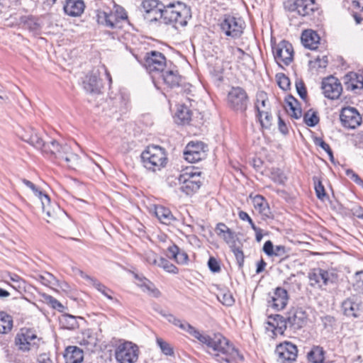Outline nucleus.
<instances>
[{
  "label": "nucleus",
  "instance_id": "1",
  "mask_svg": "<svg viewBox=\"0 0 363 363\" xmlns=\"http://www.w3.org/2000/svg\"><path fill=\"white\" fill-rule=\"evenodd\" d=\"M199 341L206 347L208 354L218 363H242L244 361L243 355L221 333H202Z\"/></svg>",
  "mask_w": 363,
  "mask_h": 363
},
{
  "label": "nucleus",
  "instance_id": "2",
  "mask_svg": "<svg viewBox=\"0 0 363 363\" xmlns=\"http://www.w3.org/2000/svg\"><path fill=\"white\" fill-rule=\"evenodd\" d=\"M43 152L60 161H64L69 168L76 169L79 166V156L72 152L71 147L66 143L60 144L52 140L46 143Z\"/></svg>",
  "mask_w": 363,
  "mask_h": 363
},
{
  "label": "nucleus",
  "instance_id": "3",
  "mask_svg": "<svg viewBox=\"0 0 363 363\" xmlns=\"http://www.w3.org/2000/svg\"><path fill=\"white\" fill-rule=\"evenodd\" d=\"M191 17L190 8L182 2L177 1L164 6L162 18L165 23H174L179 26H184Z\"/></svg>",
  "mask_w": 363,
  "mask_h": 363
},
{
  "label": "nucleus",
  "instance_id": "4",
  "mask_svg": "<svg viewBox=\"0 0 363 363\" xmlns=\"http://www.w3.org/2000/svg\"><path fill=\"white\" fill-rule=\"evenodd\" d=\"M143 164L151 172H157L164 167L167 157L165 150L157 146H148L141 154Z\"/></svg>",
  "mask_w": 363,
  "mask_h": 363
},
{
  "label": "nucleus",
  "instance_id": "5",
  "mask_svg": "<svg viewBox=\"0 0 363 363\" xmlns=\"http://www.w3.org/2000/svg\"><path fill=\"white\" fill-rule=\"evenodd\" d=\"M139 347L132 342L125 341L118 345L115 357L118 363H135L139 357Z\"/></svg>",
  "mask_w": 363,
  "mask_h": 363
},
{
  "label": "nucleus",
  "instance_id": "6",
  "mask_svg": "<svg viewBox=\"0 0 363 363\" xmlns=\"http://www.w3.org/2000/svg\"><path fill=\"white\" fill-rule=\"evenodd\" d=\"M273 55L277 63L282 67L288 66L294 60L292 45L287 41H281L272 47Z\"/></svg>",
  "mask_w": 363,
  "mask_h": 363
},
{
  "label": "nucleus",
  "instance_id": "7",
  "mask_svg": "<svg viewBox=\"0 0 363 363\" xmlns=\"http://www.w3.org/2000/svg\"><path fill=\"white\" fill-rule=\"evenodd\" d=\"M40 338L38 337L35 331L28 328H23L17 334L15 338V343L20 350L23 352L29 351L32 347L38 345Z\"/></svg>",
  "mask_w": 363,
  "mask_h": 363
},
{
  "label": "nucleus",
  "instance_id": "8",
  "mask_svg": "<svg viewBox=\"0 0 363 363\" xmlns=\"http://www.w3.org/2000/svg\"><path fill=\"white\" fill-rule=\"evenodd\" d=\"M208 147L203 142H191L186 145L184 155L186 161L197 162L206 157Z\"/></svg>",
  "mask_w": 363,
  "mask_h": 363
},
{
  "label": "nucleus",
  "instance_id": "9",
  "mask_svg": "<svg viewBox=\"0 0 363 363\" xmlns=\"http://www.w3.org/2000/svg\"><path fill=\"white\" fill-rule=\"evenodd\" d=\"M200 174L201 172L196 174L188 172L181 174L179 177L181 191L186 195H190L199 189L201 183L197 177Z\"/></svg>",
  "mask_w": 363,
  "mask_h": 363
},
{
  "label": "nucleus",
  "instance_id": "10",
  "mask_svg": "<svg viewBox=\"0 0 363 363\" xmlns=\"http://www.w3.org/2000/svg\"><path fill=\"white\" fill-rule=\"evenodd\" d=\"M243 22L234 16H226L220 23V28L228 36L239 38L242 33Z\"/></svg>",
  "mask_w": 363,
  "mask_h": 363
},
{
  "label": "nucleus",
  "instance_id": "11",
  "mask_svg": "<svg viewBox=\"0 0 363 363\" xmlns=\"http://www.w3.org/2000/svg\"><path fill=\"white\" fill-rule=\"evenodd\" d=\"M228 101L234 110L244 111L247 108L248 99L244 89L233 87L228 93Z\"/></svg>",
  "mask_w": 363,
  "mask_h": 363
},
{
  "label": "nucleus",
  "instance_id": "12",
  "mask_svg": "<svg viewBox=\"0 0 363 363\" xmlns=\"http://www.w3.org/2000/svg\"><path fill=\"white\" fill-rule=\"evenodd\" d=\"M319 9L315 0H294L289 6V11L301 16H311Z\"/></svg>",
  "mask_w": 363,
  "mask_h": 363
},
{
  "label": "nucleus",
  "instance_id": "13",
  "mask_svg": "<svg viewBox=\"0 0 363 363\" xmlns=\"http://www.w3.org/2000/svg\"><path fill=\"white\" fill-rule=\"evenodd\" d=\"M323 93L324 96L330 99H337L342 91V86L340 81L333 77L325 78L322 82Z\"/></svg>",
  "mask_w": 363,
  "mask_h": 363
},
{
  "label": "nucleus",
  "instance_id": "14",
  "mask_svg": "<svg viewBox=\"0 0 363 363\" xmlns=\"http://www.w3.org/2000/svg\"><path fill=\"white\" fill-rule=\"evenodd\" d=\"M145 66L150 72H162L166 66V58L160 52H147L145 57Z\"/></svg>",
  "mask_w": 363,
  "mask_h": 363
},
{
  "label": "nucleus",
  "instance_id": "15",
  "mask_svg": "<svg viewBox=\"0 0 363 363\" xmlns=\"http://www.w3.org/2000/svg\"><path fill=\"white\" fill-rule=\"evenodd\" d=\"M296 346L291 342H285L279 345L275 350L277 359L281 363H291L297 357Z\"/></svg>",
  "mask_w": 363,
  "mask_h": 363
},
{
  "label": "nucleus",
  "instance_id": "16",
  "mask_svg": "<svg viewBox=\"0 0 363 363\" xmlns=\"http://www.w3.org/2000/svg\"><path fill=\"white\" fill-rule=\"evenodd\" d=\"M340 121L342 125L347 128L354 129L362 123V117L357 109L352 107L343 108L340 113Z\"/></svg>",
  "mask_w": 363,
  "mask_h": 363
},
{
  "label": "nucleus",
  "instance_id": "17",
  "mask_svg": "<svg viewBox=\"0 0 363 363\" xmlns=\"http://www.w3.org/2000/svg\"><path fill=\"white\" fill-rule=\"evenodd\" d=\"M333 274L320 268H315L308 273L310 285L314 288L322 289L332 281Z\"/></svg>",
  "mask_w": 363,
  "mask_h": 363
},
{
  "label": "nucleus",
  "instance_id": "18",
  "mask_svg": "<svg viewBox=\"0 0 363 363\" xmlns=\"http://www.w3.org/2000/svg\"><path fill=\"white\" fill-rule=\"evenodd\" d=\"M142 9L145 13V18L150 21H157L162 18L164 5L158 0H144Z\"/></svg>",
  "mask_w": 363,
  "mask_h": 363
},
{
  "label": "nucleus",
  "instance_id": "19",
  "mask_svg": "<svg viewBox=\"0 0 363 363\" xmlns=\"http://www.w3.org/2000/svg\"><path fill=\"white\" fill-rule=\"evenodd\" d=\"M97 22L107 28L116 29L121 28V20L113 13L112 10H99L97 13Z\"/></svg>",
  "mask_w": 363,
  "mask_h": 363
},
{
  "label": "nucleus",
  "instance_id": "20",
  "mask_svg": "<svg viewBox=\"0 0 363 363\" xmlns=\"http://www.w3.org/2000/svg\"><path fill=\"white\" fill-rule=\"evenodd\" d=\"M289 296L287 291L277 287L268 301L269 306L276 311L283 310L287 305Z\"/></svg>",
  "mask_w": 363,
  "mask_h": 363
},
{
  "label": "nucleus",
  "instance_id": "21",
  "mask_svg": "<svg viewBox=\"0 0 363 363\" xmlns=\"http://www.w3.org/2000/svg\"><path fill=\"white\" fill-rule=\"evenodd\" d=\"M306 319L307 315L301 308L291 310L286 318L288 327L294 330L303 327Z\"/></svg>",
  "mask_w": 363,
  "mask_h": 363
},
{
  "label": "nucleus",
  "instance_id": "22",
  "mask_svg": "<svg viewBox=\"0 0 363 363\" xmlns=\"http://www.w3.org/2000/svg\"><path fill=\"white\" fill-rule=\"evenodd\" d=\"M83 86L85 91L91 94H99L101 87L99 79V70L93 69L89 73L83 81Z\"/></svg>",
  "mask_w": 363,
  "mask_h": 363
},
{
  "label": "nucleus",
  "instance_id": "23",
  "mask_svg": "<svg viewBox=\"0 0 363 363\" xmlns=\"http://www.w3.org/2000/svg\"><path fill=\"white\" fill-rule=\"evenodd\" d=\"M267 323L269 325V327H267V329L271 330L274 335L284 334V330L288 328L286 318L280 315L269 317Z\"/></svg>",
  "mask_w": 363,
  "mask_h": 363
},
{
  "label": "nucleus",
  "instance_id": "24",
  "mask_svg": "<svg viewBox=\"0 0 363 363\" xmlns=\"http://www.w3.org/2000/svg\"><path fill=\"white\" fill-rule=\"evenodd\" d=\"M344 314L348 317L357 318L359 315L360 305L354 296L350 297L342 303Z\"/></svg>",
  "mask_w": 363,
  "mask_h": 363
},
{
  "label": "nucleus",
  "instance_id": "25",
  "mask_svg": "<svg viewBox=\"0 0 363 363\" xmlns=\"http://www.w3.org/2000/svg\"><path fill=\"white\" fill-rule=\"evenodd\" d=\"M135 278L138 280L137 285L149 296L158 298L160 296V291L155 287V284L144 277L134 274Z\"/></svg>",
  "mask_w": 363,
  "mask_h": 363
},
{
  "label": "nucleus",
  "instance_id": "26",
  "mask_svg": "<svg viewBox=\"0 0 363 363\" xmlns=\"http://www.w3.org/2000/svg\"><path fill=\"white\" fill-rule=\"evenodd\" d=\"M215 230L217 235L222 238L230 246L235 243V233L230 229L225 223H218L216 225Z\"/></svg>",
  "mask_w": 363,
  "mask_h": 363
},
{
  "label": "nucleus",
  "instance_id": "27",
  "mask_svg": "<svg viewBox=\"0 0 363 363\" xmlns=\"http://www.w3.org/2000/svg\"><path fill=\"white\" fill-rule=\"evenodd\" d=\"M79 343L90 352H93L98 343L96 335L90 330L83 331L78 337Z\"/></svg>",
  "mask_w": 363,
  "mask_h": 363
},
{
  "label": "nucleus",
  "instance_id": "28",
  "mask_svg": "<svg viewBox=\"0 0 363 363\" xmlns=\"http://www.w3.org/2000/svg\"><path fill=\"white\" fill-rule=\"evenodd\" d=\"M21 137L24 141L30 143L37 149L41 150L42 152L47 143L43 141L39 134L33 128L26 132Z\"/></svg>",
  "mask_w": 363,
  "mask_h": 363
},
{
  "label": "nucleus",
  "instance_id": "29",
  "mask_svg": "<svg viewBox=\"0 0 363 363\" xmlns=\"http://www.w3.org/2000/svg\"><path fill=\"white\" fill-rule=\"evenodd\" d=\"M84 7L82 0H67L64 11L70 16H79L83 13Z\"/></svg>",
  "mask_w": 363,
  "mask_h": 363
},
{
  "label": "nucleus",
  "instance_id": "30",
  "mask_svg": "<svg viewBox=\"0 0 363 363\" xmlns=\"http://www.w3.org/2000/svg\"><path fill=\"white\" fill-rule=\"evenodd\" d=\"M43 211L48 216V223L55 222L57 219L66 216L65 211L55 202L50 201V206L46 205L45 210L43 208Z\"/></svg>",
  "mask_w": 363,
  "mask_h": 363
},
{
  "label": "nucleus",
  "instance_id": "31",
  "mask_svg": "<svg viewBox=\"0 0 363 363\" xmlns=\"http://www.w3.org/2000/svg\"><path fill=\"white\" fill-rule=\"evenodd\" d=\"M301 41L306 48L315 50L319 44L320 37L316 32L312 30H306L301 35Z\"/></svg>",
  "mask_w": 363,
  "mask_h": 363
},
{
  "label": "nucleus",
  "instance_id": "32",
  "mask_svg": "<svg viewBox=\"0 0 363 363\" xmlns=\"http://www.w3.org/2000/svg\"><path fill=\"white\" fill-rule=\"evenodd\" d=\"M66 363H81L84 358L83 351L76 346L67 347L64 355Z\"/></svg>",
  "mask_w": 363,
  "mask_h": 363
},
{
  "label": "nucleus",
  "instance_id": "33",
  "mask_svg": "<svg viewBox=\"0 0 363 363\" xmlns=\"http://www.w3.org/2000/svg\"><path fill=\"white\" fill-rule=\"evenodd\" d=\"M252 203L255 208L264 218H269L271 211L269 205L264 198L261 195H256Z\"/></svg>",
  "mask_w": 363,
  "mask_h": 363
},
{
  "label": "nucleus",
  "instance_id": "34",
  "mask_svg": "<svg viewBox=\"0 0 363 363\" xmlns=\"http://www.w3.org/2000/svg\"><path fill=\"white\" fill-rule=\"evenodd\" d=\"M22 182L30 190H32L35 196H37L40 201L42 204V208L45 210L46 205L50 206V197L47 194L43 193L40 190H39L38 187L29 180L23 179H22Z\"/></svg>",
  "mask_w": 363,
  "mask_h": 363
},
{
  "label": "nucleus",
  "instance_id": "35",
  "mask_svg": "<svg viewBox=\"0 0 363 363\" xmlns=\"http://www.w3.org/2000/svg\"><path fill=\"white\" fill-rule=\"evenodd\" d=\"M155 213L158 220L163 224L169 225L175 220L171 211L162 206L155 207Z\"/></svg>",
  "mask_w": 363,
  "mask_h": 363
},
{
  "label": "nucleus",
  "instance_id": "36",
  "mask_svg": "<svg viewBox=\"0 0 363 363\" xmlns=\"http://www.w3.org/2000/svg\"><path fill=\"white\" fill-rule=\"evenodd\" d=\"M345 79L347 88L355 89L361 87L363 82V76L355 72H350L345 75Z\"/></svg>",
  "mask_w": 363,
  "mask_h": 363
},
{
  "label": "nucleus",
  "instance_id": "37",
  "mask_svg": "<svg viewBox=\"0 0 363 363\" xmlns=\"http://www.w3.org/2000/svg\"><path fill=\"white\" fill-rule=\"evenodd\" d=\"M12 328V317L4 311L0 312V334L9 333Z\"/></svg>",
  "mask_w": 363,
  "mask_h": 363
},
{
  "label": "nucleus",
  "instance_id": "38",
  "mask_svg": "<svg viewBox=\"0 0 363 363\" xmlns=\"http://www.w3.org/2000/svg\"><path fill=\"white\" fill-rule=\"evenodd\" d=\"M325 352L323 347L319 346L313 347L308 353L307 357L312 363H323L325 359Z\"/></svg>",
  "mask_w": 363,
  "mask_h": 363
},
{
  "label": "nucleus",
  "instance_id": "39",
  "mask_svg": "<svg viewBox=\"0 0 363 363\" xmlns=\"http://www.w3.org/2000/svg\"><path fill=\"white\" fill-rule=\"evenodd\" d=\"M80 275L82 278L86 279L91 284L99 291H100L102 294L106 296L108 298L112 300V296L108 294V291H111L108 289H107L104 284L96 280L95 279L89 277V275L84 274L83 272L80 271Z\"/></svg>",
  "mask_w": 363,
  "mask_h": 363
},
{
  "label": "nucleus",
  "instance_id": "40",
  "mask_svg": "<svg viewBox=\"0 0 363 363\" xmlns=\"http://www.w3.org/2000/svg\"><path fill=\"white\" fill-rule=\"evenodd\" d=\"M162 79L164 83L171 87L178 86L181 80V77L177 72L172 70L164 72L162 74Z\"/></svg>",
  "mask_w": 363,
  "mask_h": 363
},
{
  "label": "nucleus",
  "instance_id": "41",
  "mask_svg": "<svg viewBox=\"0 0 363 363\" xmlns=\"http://www.w3.org/2000/svg\"><path fill=\"white\" fill-rule=\"evenodd\" d=\"M60 323L62 328L69 330H73L78 327L77 317L69 314L62 315L60 318Z\"/></svg>",
  "mask_w": 363,
  "mask_h": 363
},
{
  "label": "nucleus",
  "instance_id": "42",
  "mask_svg": "<svg viewBox=\"0 0 363 363\" xmlns=\"http://www.w3.org/2000/svg\"><path fill=\"white\" fill-rule=\"evenodd\" d=\"M226 51L233 55V60H236L238 62L241 60H247L250 59L249 55L246 54L242 49L233 46H227Z\"/></svg>",
  "mask_w": 363,
  "mask_h": 363
},
{
  "label": "nucleus",
  "instance_id": "43",
  "mask_svg": "<svg viewBox=\"0 0 363 363\" xmlns=\"http://www.w3.org/2000/svg\"><path fill=\"white\" fill-rule=\"evenodd\" d=\"M255 107L258 113L264 112L265 111H269V104L264 93L261 92L257 94Z\"/></svg>",
  "mask_w": 363,
  "mask_h": 363
},
{
  "label": "nucleus",
  "instance_id": "44",
  "mask_svg": "<svg viewBox=\"0 0 363 363\" xmlns=\"http://www.w3.org/2000/svg\"><path fill=\"white\" fill-rule=\"evenodd\" d=\"M106 4L109 6V9L112 10L113 13L117 15L119 19L123 21L127 18L126 12L123 7L116 4L113 0H106Z\"/></svg>",
  "mask_w": 363,
  "mask_h": 363
},
{
  "label": "nucleus",
  "instance_id": "45",
  "mask_svg": "<svg viewBox=\"0 0 363 363\" xmlns=\"http://www.w3.org/2000/svg\"><path fill=\"white\" fill-rule=\"evenodd\" d=\"M178 328H179L182 330L188 333L198 340L200 339V336L202 335L200 331H199L196 328L185 320H182Z\"/></svg>",
  "mask_w": 363,
  "mask_h": 363
},
{
  "label": "nucleus",
  "instance_id": "46",
  "mask_svg": "<svg viewBox=\"0 0 363 363\" xmlns=\"http://www.w3.org/2000/svg\"><path fill=\"white\" fill-rule=\"evenodd\" d=\"M157 267L162 268L165 272L172 274H178V268L164 257H160Z\"/></svg>",
  "mask_w": 363,
  "mask_h": 363
},
{
  "label": "nucleus",
  "instance_id": "47",
  "mask_svg": "<svg viewBox=\"0 0 363 363\" xmlns=\"http://www.w3.org/2000/svg\"><path fill=\"white\" fill-rule=\"evenodd\" d=\"M191 113L189 109L184 106H182L180 108L177 110V118L180 121L181 123H187L190 121Z\"/></svg>",
  "mask_w": 363,
  "mask_h": 363
},
{
  "label": "nucleus",
  "instance_id": "48",
  "mask_svg": "<svg viewBox=\"0 0 363 363\" xmlns=\"http://www.w3.org/2000/svg\"><path fill=\"white\" fill-rule=\"evenodd\" d=\"M305 123L311 127H313L319 122V117L316 112L309 110L303 116Z\"/></svg>",
  "mask_w": 363,
  "mask_h": 363
},
{
  "label": "nucleus",
  "instance_id": "49",
  "mask_svg": "<svg viewBox=\"0 0 363 363\" xmlns=\"http://www.w3.org/2000/svg\"><path fill=\"white\" fill-rule=\"evenodd\" d=\"M259 122L263 128H268L272 124V116L269 111L258 113Z\"/></svg>",
  "mask_w": 363,
  "mask_h": 363
},
{
  "label": "nucleus",
  "instance_id": "50",
  "mask_svg": "<svg viewBox=\"0 0 363 363\" xmlns=\"http://www.w3.org/2000/svg\"><path fill=\"white\" fill-rule=\"evenodd\" d=\"M271 179L276 183L284 184L286 177L280 169H276L272 170Z\"/></svg>",
  "mask_w": 363,
  "mask_h": 363
},
{
  "label": "nucleus",
  "instance_id": "51",
  "mask_svg": "<svg viewBox=\"0 0 363 363\" xmlns=\"http://www.w3.org/2000/svg\"><path fill=\"white\" fill-rule=\"evenodd\" d=\"M144 259L148 264L154 266H157L159 262L157 254L152 250H147L144 253Z\"/></svg>",
  "mask_w": 363,
  "mask_h": 363
},
{
  "label": "nucleus",
  "instance_id": "52",
  "mask_svg": "<svg viewBox=\"0 0 363 363\" xmlns=\"http://www.w3.org/2000/svg\"><path fill=\"white\" fill-rule=\"evenodd\" d=\"M354 290L359 293L363 294V272H358L355 274V282L354 284Z\"/></svg>",
  "mask_w": 363,
  "mask_h": 363
},
{
  "label": "nucleus",
  "instance_id": "53",
  "mask_svg": "<svg viewBox=\"0 0 363 363\" xmlns=\"http://www.w3.org/2000/svg\"><path fill=\"white\" fill-rule=\"evenodd\" d=\"M218 298L223 305L228 306H232L235 301L232 294L229 292L221 294L218 296Z\"/></svg>",
  "mask_w": 363,
  "mask_h": 363
},
{
  "label": "nucleus",
  "instance_id": "54",
  "mask_svg": "<svg viewBox=\"0 0 363 363\" xmlns=\"http://www.w3.org/2000/svg\"><path fill=\"white\" fill-rule=\"evenodd\" d=\"M157 343L164 354L170 355L173 353L172 348L171 347L170 345L164 341L162 339L157 338Z\"/></svg>",
  "mask_w": 363,
  "mask_h": 363
},
{
  "label": "nucleus",
  "instance_id": "55",
  "mask_svg": "<svg viewBox=\"0 0 363 363\" xmlns=\"http://www.w3.org/2000/svg\"><path fill=\"white\" fill-rule=\"evenodd\" d=\"M230 247L232 249V251L237 259L238 264L242 266L245 259L243 252L239 247H235V243Z\"/></svg>",
  "mask_w": 363,
  "mask_h": 363
},
{
  "label": "nucleus",
  "instance_id": "56",
  "mask_svg": "<svg viewBox=\"0 0 363 363\" xmlns=\"http://www.w3.org/2000/svg\"><path fill=\"white\" fill-rule=\"evenodd\" d=\"M315 190L317 195V197L323 201L326 197V194L325 191L324 186L322 184L320 181H315Z\"/></svg>",
  "mask_w": 363,
  "mask_h": 363
},
{
  "label": "nucleus",
  "instance_id": "57",
  "mask_svg": "<svg viewBox=\"0 0 363 363\" xmlns=\"http://www.w3.org/2000/svg\"><path fill=\"white\" fill-rule=\"evenodd\" d=\"M208 266L210 270L214 273L219 272L220 271V267L218 260L213 257H211L208 262Z\"/></svg>",
  "mask_w": 363,
  "mask_h": 363
},
{
  "label": "nucleus",
  "instance_id": "58",
  "mask_svg": "<svg viewBox=\"0 0 363 363\" xmlns=\"http://www.w3.org/2000/svg\"><path fill=\"white\" fill-rule=\"evenodd\" d=\"M278 84L283 90H287L290 86V80L287 77L282 74L278 78Z\"/></svg>",
  "mask_w": 363,
  "mask_h": 363
},
{
  "label": "nucleus",
  "instance_id": "59",
  "mask_svg": "<svg viewBox=\"0 0 363 363\" xmlns=\"http://www.w3.org/2000/svg\"><path fill=\"white\" fill-rule=\"evenodd\" d=\"M315 144L319 145L322 149H323L329 155L330 159L333 157V152L328 143L324 142L320 138H317L315 140Z\"/></svg>",
  "mask_w": 363,
  "mask_h": 363
},
{
  "label": "nucleus",
  "instance_id": "60",
  "mask_svg": "<svg viewBox=\"0 0 363 363\" xmlns=\"http://www.w3.org/2000/svg\"><path fill=\"white\" fill-rule=\"evenodd\" d=\"M296 88L300 97L302 99H306L307 96V91L303 83L302 82H296Z\"/></svg>",
  "mask_w": 363,
  "mask_h": 363
},
{
  "label": "nucleus",
  "instance_id": "61",
  "mask_svg": "<svg viewBox=\"0 0 363 363\" xmlns=\"http://www.w3.org/2000/svg\"><path fill=\"white\" fill-rule=\"evenodd\" d=\"M174 260L178 264H186L188 261V255L184 251L179 249Z\"/></svg>",
  "mask_w": 363,
  "mask_h": 363
},
{
  "label": "nucleus",
  "instance_id": "62",
  "mask_svg": "<svg viewBox=\"0 0 363 363\" xmlns=\"http://www.w3.org/2000/svg\"><path fill=\"white\" fill-rule=\"evenodd\" d=\"M179 248L174 244L170 245L167 248V256L170 258L175 259L177 255L178 254Z\"/></svg>",
  "mask_w": 363,
  "mask_h": 363
},
{
  "label": "nucleus",
  "instance_id": "63",
  "mask_svg": "<svg viewBox=\"0 0 363 363\" xmlns=\"http://www.w3.org/2000/svg\"><path fill=\"white\" fill-rule=\"evenodd\" d=\"M274 245L272 241H267L263 246V251L268 256H272L274 253Z\"/></svg>",
  "mask_w": 363,
  "mask_h": 363
},
{
  "label": "nucleus",
  "instance_id": "64",
  "mask_svg": "<svg viewBox=\"0 0 363 363\" xmlns=\"http://www.w3.org/2000/svg\"><path fill=\"white\" fill-rule=\"evenodd\" d=\"M48 300L53 308L57 309L60 311H61L64 308L63 305L60 302H59L56 298L52 296H48Z\"/></svg>",
  "mask_w": 363,
  "mask_h": 363
}]
</instances>
